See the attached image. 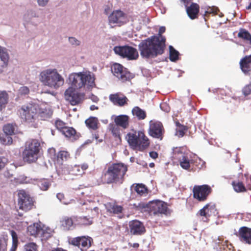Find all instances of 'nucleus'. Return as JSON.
<instances>
[{"label":"nucleus","mask_w":251,"mask_h":251,"mask_svg":"<svg viewBox=\"0 0 251 251\" xmlns=\"http://www.w3.org/2000/svg\"><path fill=\"white\" fill-rule=\"evenodd\" d=\"M166 39L159 40L158 37L152 36L142 40L138 45L141 56L146 59L154 58L164 52Z\"/></svg>","instance_id":"f257e3e1"},{"label":"nucleus","mask_w":251,"mask_h":251,"mask_svg":"<svg viewBox=\"0 0 251 251\" xmlns=\"http://www.w3.org/2000/svg\"><path fill=\"white\" fill-rule=\"evenodd\" d=\"M127 170L128 166L124 163H112L108 167L102 178L107 184H122Z\"/></svg>","instance_id":"f03ea898"},{"label":"nucleus","mask_w":251,"mask_h":251,"mask_svg":"<svg viewBox=\"0 0 251 251\" xmlns=\"http://www.w3.org/2000/svg\"><path fill=\"white\" fill-rule=\"evenodd\" d=\"M95 75L89 71H83L77 73H73L69 76V83L71 85L70 88L79 89L87 87V88L93 87L95 85Z\"/></svg>","instance_id":"7ed1b4c3"},{"label":"nucleus","mask_w":251,"mask_h":251,"mask_svg":"<svg viewBox=\"0 0 251 251\" xmlns=\"http://www.w3.org/2000/svg\"><path fill=\"white\" fill-rule=\"evenodd\" d=\"M40 80L45 85L56 89L63 85L64 82V78L55 69H47L42 72Z\"/></svg>","instance_id":"20e7f679"},{"label":"nucleus","mask_w":251,"mask_h":251,"mask_svg":"<svg viewBox=\"0 0 251 251\" xmlns=\"http://www.w3.org/2000/svg\"><path fill=\"white\" fill-rule=\"evenodd\" d=\"M40 148L38 140L31 139L27 141L22 152L23 160L28 163L35 162L38 158Z\"/></svg>","instance_id":"39448f33"},{"label":"nucleus","mask_w":251,"mask_h":251,"mask_svg":"<svg viewBox=\"0 0 251 251\" xmlns=\"http://www.w3.org/2000/svg\"><path fill=\"white\" fill-rule=\"evenodd\" d=\"M38 106L33 103H27L18 109L19 115L25 122L27 123L34 122L37 113Z\"/></svg>","instance_id":"423d86ee"},{"label":"nucleus","mask_w":251,"mask_h":251,"mask_svg":"<svg viewBox=\"0 0 251 251\" xmlns=\"http://www.w3.org/2000/svg\"><path fill=\"white\" fill-rule=\"evenodd\" d=\"M173 157L177 160L180 167L186 170L190 171L191 159L188 157V153L184 147H176L173 149Z\"/></svg>","instance_id":"0eeeda50"},{"label":"nucleus","mask_w":251,"mask_h":251,"mask_svg":"<svg viewBox=\"0 0 251 251\" xmlns=\"http://www.w3.org/2000/svg\"><path fill=\"white\" fill-rule=\"evenodd\" d=\"M116 54L126 58L128 60H137L139 57L137 50L129 46H116L113 49Z\"/></svg>","instance_id":"6e6552de"},{"label":"nucleus","mask_w":251,"mask_h":251,"mask_svg":"<svg viewBox=\"0 0 251 251\" xmlns=\"http://www.w3.org/2000/svg\"><path fill=\"white\" fill-rule=\"evenodd\" d=\"M18 197V205L20 209L26 212L33 208V198L25 190H19Z\"/></svg>","instance_id":"1a4fd4ad"},{"label":"nucleus","mask_w":251,"mask_h":251,"mask_svg":"<svg viewBox=\"0 0 251 251\" xmlns=\"http://www.w3.org/2000/svg\"><path fill=\"white\" fill-rule=\"evenodd\" d=\"M149 214L150 215H168L170 214V212L166 202L155 200L149 202Z\"/></svg>","instance_id":"9d476101"},{"label":"nucleus","mask_w":251,"mask_h":251,"mask_svg":"<svg viewBox=\"0 0 251 251\" xmlns=\"http://www.w3.org/2000/svg\"><path fill=\"white\" fill-rule=\"evenodd\" d=\"M193 198L200 202H203L207 200L208 196L211 194L212 189L207 184L195 185L193 188Z\"/></svg>","instance_id":"9b49d317"},{"label":"nucleus","mask_w":251,"mask_h":251,"mask_svg":"<svg viewBox=\"0 0 251 251\" xmlns=\"http://www.w3.org/2000/svg\"><path fill=\"white\" fill-rule=\"evenodd\" d=\"M165 132L164 127L161 122L156 121H150L148 133L151 136L161 140Z\"/></svg>","instance_id":"f8f14e48"},{"label":"nucleus","mask_w":251,"mask_h":251,"mask_svg":"<svg viewBox=\"0 0 251 251\" xmlns=\"http://www.w3.org/2000/svg\"><path fill=\"white\" fill-rule=\"evenodd\" d=\"M111 71L122 82L128 81L132 78L131 74L119 63H114L112 66Z\"/></svg>","instance_id":"ddd939ff"},{"label":"nucleus","mask_w":251,"mask_h":251,"mask_svg":"<svg viewBox=\"0 0 251 251\" xmlns=\"http://www.w3.org/2000/svg\"><path fill=\"white\" fill-rule=\"evenodd\" d=\"M93 240L92 238L89 236H79L73 238L69 240V243L73 246L80 248L82 250L83 249H87L89 248L91 245Z\"/></svg>","instance_id":"4468645a"},{"label":"nucleus","mask_w":251,"mask_h":251,"mask_svg":"<svg viewBox=\"0 0 251 251\" xmlns=\"http://www.w3.org/2000/svg\"><path fill=\"white\" fill-rule=\"evenodd\" d=\"M108 21L110 24L121 26L126 23V15L121 10H114L109 16Z\"/></svg>","instance_id":"2eb2a0df"},{"label":"nucleus","mask_w":251,"mask_h":251,"mask_svg":"<svg viewBox=\"0 0 251 251\" xmlns=\"http://www.w3.org/2000/svg\"><path fill=\"white\" fill-rule=\"evenodd\" d=\"M217 212L215 203L210 202L206 204L202 208L200 209L197 214L198 216L203 217L202 220L204 222H208L209 217L212 214H215Z\"/></svg>","instance_id":"dca6fc26"},{"label":"nucleus","mask_w":251,"mask_h":251,"mask_svg":"<svg viewBox=\"0 0 251 251\" xmlns=\"http://www.w3.org/2000/svg\"><path fill=\"white\" fill-rule=\"evenodd\" d=\"M65 97L72 105H77L81 101L80 94L76 92L73 88H69L66 90Z\"/></svg>","instance_id":"f3484780"},{"label":"nucleus","mask_w":251,"mask_h":251,"mask_svg":"<svg viewBox=\"0 0 251 251\" xmlns=\"http://www.w3.org/2000/svg\"><path fill=\"white\" fill-rule=\"evenodd\" d=\"M240 241L243 243L251 244V228L247 226H242L236 233Z\"/></svg>","instance_id":"a211bd4d"},{"label":"nucleus","mask_w":251,"mask_h":251,"mask_svg":"<svg viewBox=\"0 0 251 251\" xmlns=\"http://www.w3.org/2000/svg\"><path fill=\"white\" fill-rule=\"evenodd\" d=\"M110 101L115 105L120 107L127 104L128 100L124 94L120 93L110 94L109 97Z\"/></svg>","instance_id":"6ab92c4d"},{"label":"nucleus","mask_w":251,"mask_h":251,"mask_svg":"<svg viewBox=\"0 0 251 251\" xmlns=\"http://www.w3.org/2000/svg\"><path fill=\"white\" fill-rule=\"evenodd\" d=\"M50 153H53V157H52L55 163L62 165L64 161H66L70 158V153L66 151H60L55 153L54 149H51L50 150Z\"/></svg>","instance_id":"aec40b11"},{"label":"nucleus","mask_w":251,"mask_h":251,"mask_svg":"<svg viewBox=\"0 0 251 251\" xmlns=\"http://www.w3.org/2000/svg\"><path fill=\"white\" fill-rule=\"evenodd\" d=\"M129 230L133 235H141L146 230L143 224L138 220H133L129 223Z\"/></svg>","instance_id":"412c9836"},{"label":"nucleus","mask_w":251,"mask_h":251,"mask_svg":"<svg viewBox=\"0 0 251 251\" xmlns=\"http://www.w3.org/2000/svg\"><path fill=\"white\" fill-rule=\"evenodd\" d=\"M139 137L138 145L134 150L143 151L146 150L150 145V141L148 137L145 135L144 131H139Z\"/></svg>","instance_id":"4be33fe9"},{"label":"nucleus","mask_w":251,"mask_h":251,"mask_svg":"<svg viewBox=\"0 0 251 251\" xmlns=\"http://www.w3.org/2000/svg\"><path fill=\"white\" fill-rule=\"evenodd\" d=\"M242 71L245 75H250L251 72V54L243 57L239 62Z\"/></svg>","instance_id":"5701e85b"},{"label":"nucleus","mask_w":251,"mask_h":251,"mask_svg":"<svg viewBox=\"0 0 251 251\" xmlns=\"http://www.w3.org/2000/svg\"><path fill=\"white\" fill-rule=\"evenodd\" d=\"M0 58L2 62L0 63V72H2L8 65L9 56L7 49L0 46Z\"/></svg>","instance_id":"b1692460"},{"label":"nucleus","mask_w":251,"mask_h":251,"mask_svg":"<svg viewBox=\"0 0 251 251\" xmlns=\"http://www.w3.org/2000/svg\"><path fill=\"white\" fill-rule=\"evenodd\" d=\"M199 11L200 6L196 3L192 2L191 5L186 8L187 14L192 20L198 18Z\"/></svg>","instance_id":"393cba45"},{"label":"nucleus","mask_w":251,"mask_h":251,"mask_svg":"<svg viewBox=\"0 0 251 251\" xmlns=\"http://www.w3.org/2000/svg\"><path fill=\"white\" fill-rule=\"evenodd\" d=\"M107 211L114 215H117L122 213L123 210V207L117 204L115 202H109L105 204Z\"/></svg>","instance_id":"a878e982"},{"label":"nucleus","mask_w":251,"mask_h":251,"mask_svg":"<svg viewBox=\"0 0 251 251\" xmlns=\"http://www.w3.org/2000/svg\"><path fill=\"white\" fill-rule=\"evenodd\" d=\"M43 225L40 223H35L30 225L27 228V233L34 237H39L40 231L42 229Z\"/></svg>","instance_id":"bb28decb"},{"label":"nucleus","mask_w":251,"mask_h":251,"mask_svg":"<svg viewBox=\"0 0 251 251\" xmlns=\"http://www.w3.org/2000/svg\"><path fill=\"white\" fill-rule=\"evenodd\" d=\"M129 117L127 115H120L115 117L114 122L123 129H126L129 126Z\"/></svg>","instance_id":"cd10ccee"},{"label":"nucleus","mask_w":251,"mask_h":251,"mask_svg":"<svg viewBox=\"0 0 251 251\" xmlns=\"http://www.w3.org/2000/svg\"><path fill=\"white\" fill-rule=\"evenodd\" d=\"M126 138L129 146L133 150L138 145L139 137V131H135L134 133L129 132L126 135Z\"/></svg>","instance_id":"c85d7f7f"},{"label":"nucleus","mask_w":251,"mask_h":251,"mask_svg":"<svg viewBox=\"0 0 251 251\" xmlns=\"http://www.w3.org/2000/svg\"><path fill=\"white\" fill-rule=\"evenodd\" d=\"M61 133L66 138L72 141L76 140L79 138V136L77 134L76 131L72 127L67 126L61 132Z\"/></svg>","instance_id":"c756f323"},{"label":"nucleus","mask_w":251,"mask_h":251,"mask_svg":"<svg viewBox=\"0 0 251 251\" xmlns=\"http://www.w3.org/2000/svg\"><path fill=\"white\" fill-rule=\"evenodd\" d=\"M86 126L89 128L94 130L98 129L99 122L98 119L95 117H90L85 121Z\"/></svg>","instance_id":"7c9ffc66"},{"label":"nucleus","mask_w":251,"mask_h":251,"mask_svg":"<svg viewBox=\"0 0 251 251\" xmlns=\"http://www.w3.org/2000/svg\"><path fill=\"white\" fill-rule=\"evenodd\" d=\"M60 225L64 230H70L74 225L73 220L71 217H64L60 220Z\"/></svg>","instance_id":"2f4dec72"},{"label":"nucleus","mask_w":251,"mask_h":251,"mask_svg":"<svg viewBox=\"0 0 251 251\" xmlns=\"http://www.w3.org/2000/svg\"><path fill=\"white\" fill-rule=\"evenodd\" d=\"M53 230L49 227L43 225L39 236L42 240H46L51 237Z\"/></svg>","instance_id":"473e14b6"},{"label":"nucleus","mask_w":251,"mask_h":251,"mask_svg":"<svg viewBox=\"0 0 251 251\" xmlns=\"http://www.w3.org/2000/svg\"><path fill=\"white\" fill-rule=\"evenodd\" d=\"M237 37L244 41L249 42L251 45V34L246 29L240 28Z\"/></svg>","instance_id":"72a5a7b5"},{"label":"nucleus","mask_w":251,"mask_h":251,"mask_svg":"<svg viewBox=\"0 0 251 251\" xmlns=\"http://www.w3.org/2000/svg\"><path fill=\"white\" fill-rule=\"evenodd\" d=\"M132 113L133 116H136L139 120H144L147 117L146 111L138 106H135L132 109Z\"/></svg>","instance_id":"f704fd0d"},{"label":"nucleus","mask_w":251,"mask_h":251,"mask_svg":"<svg viewBox=\"0 0 251 251\" xmlns=\"http://www.w3.org/2000/svg\"><path fill=\"white\" fill-rule=\"evenodd\" d=\"M203 163L204 162L198 157L192 159L190 171H196L200 170L202 167Z\"/></svg>","instance_id":"c9c22d12"},{"label":"nucleus","mask_w":251,"mask_h":251,"mask_svg":"<svg viewBox=\"0 0 251 251\" xmlns=\"http://www.w3.org/2000/svg\"><path fill=\"white\" fill-rule=\"evenodd\" d=\"M36 184L41 190L43 191H47L50 186L51 182L49 179L41 178L37 180Z\"/></svg>","instance_id":"e433bc0d"},{"label":"nucleus","mask_w":251,"mask_h":251,"mask_svg":"<svg viewBox=\"0 0 251 251\" xmlns=\"http://www.w3.org/2000/svg\"><path fill=\"white\" fill-rule=\"evenodd\" d=\"M176 135L179 138L183 137L188 130V128L187 126L181 125L179 122H176Z\"/></svg>","instance_id":"4c0bfd02"},{"label":"nucleus","mask_w":251,"mask_h":251,"mask_svg":"<svg viewBox=\"0 0 251 251\" xmlns=\"http://www.w3.org/2000/svg\"><path fill=\"white\" fill-rule=\"evenodd\" d=\"M134 190L140 196H146L148 194L147 187L142 183L136 184L134 187Z\"/></svg>","instance_id":"58836bf2"},{"label":"nucleus","mask_w":251,"mask_h":251,"mask_svg":"<svg viewBox=\"0 0 251 251\" xmlns=\"http://www.w3.org/2000/svg\"><path fill=\"white\" fill-rule=\"evenodd\" d=\"M17 126L15 124H7L4 126L3 130L5 134L14 135L16 133Z\"/></svg>","instance_id":"ea45409f"},{"label":"nucleus","mask_w":251,"mask_h":251,"mask_svg":"<svg viewBox=\"0 0 251 251\" xmlns=\"http://www.w3.org/2000/svg\"><path fill=\"white\" fill-rule=\"evenodd\" d=\"M109 129L111 131L113 135L115 137L118 138L120 141H121L120 126L116 124H110L109 125Z\"/></svg>","instance_id":"a19ab883"},{"label":"nucleus","mask_w":251,"mask_h":251,"mask_svg":"<svg viewBox=\"0 0 251 251\" xmlns=\"http://www.w3.org/2000/svg\"><path fill=\"white\" fill-rule=\"evenodd\" d=\"M132 206L133 208L136 210L140 211L141 212L148 211L149 213V203H145L141 202L138 203H134Z\"/></svg>","instance_id":"79ce46f5"},{"label":"nucleus","mask_w":251,"mask_h":251,"mask_svg":"<svg viewBox=\"0 0 251 251\" xmlns=\"http://www.w3.org/2000/svg\"><path fill=\"white\" fill-rule=\"evenodd\" d=\"M93 217L88 218L87 216L79 217L77 218L76 221L78 224L81 226H89L93 223Z\"/></svg>","instance_id":"37998d69"},{"label":"nucleus","mask_w":251,"mask_h":251,"mask_svg":"<svg viewBox=\"0 0 251 251\" xmlns=\"http://www.w3.org/2000/svg\"><path fill=\"white\" fill-rule=\"evenodd\" d=\"M232 185L234 190L237 192H243L246 191V188L242 182L233 181Z\"/></svg>","instance_id":"c03bdc74"},{"label":"nucleus","mask_w":251,"mask_h":251,"mask_svg":"<svg viewBox=\"0 0 251 251\" xmlns=\"http://www.w3.org/2000/svg\"><path fill=\"white\" fill-rule=\"evenodd\" d=\"M8 96L6 92H0V110L5 108L8 102Z\"/></svg>","instance_id":"a18cd8bd"},{"label":"nucleus","mask_w":251,"mask_h":251,"mask_svg":"<svg viewBox=\"0 0 251 251\" xmlns=\"http://www.w3.org/2000/svg\"><path fill=\"white\" fill-rule=\"evenodd\" d=\"M10 233L12 238V245L10 251H16L18 244V236L16 232L13 230H10Z\"/></svg>","instance_id":"49530a36"},{"label":"nucleus","mask_w":251,"mask_h":251,"mask_svg":"<svg viewBox=\"0 0 251 251\" xmlns=\"http://www.w3.org/2000/svg\"><path fill=\"white\" fill-rule=\"evenodd\" d=\"M8 240L7 235H2L0 236V251H6Z\"/></svg>","instance_id":"de8ad7c7"},{"label":"nucleus","mask_w":251,"mask_h":251,"mask_svg":"<svg viewBox=\"0 0 251 251\" xmlns=\"http://www.w3.org/2000/svg\"><path fill=\"white\" fill-rule=\"evenodd\" d=\"M0 141L1 144L4 145H10L13 143V139L10 135H0Z\"/></svg>","instance_id":"09e8293b"},{"label":"nucleus","mask_w":251,"mask_h":251,"mask_svg":"<svg viewBox=\"0 0 251 251\" xmlns=\"http://www.w3.org/2000/svg\"><path fill=\"white\" fill-rule=\"evenodd\" d=\"M170 55L169 58L171 61L175 62L178 59L179 54L178 51L176 50L172 46L169 47Z\"/></svg>","instance_id":"8fccbe9b"},{"label":"nucleus","mask_w":251,"mask_h":251,"mask_svg":"<svg viewBox=\"0 0 251 251\" xmlns=\"http://www.w3.org/2000/svg\"><path fill=\"white\" fill-rule=\"evenodd\" d=\"M69 174L73 176H78L83 174L82 170L80 169V166L75 165L69 169Z\"/></svg>","instance_id":"3c124183"},{"label":"nucleus","mask_w":251,"mask_h":251,"mask_svg":"<svg viewBox=\"0 0 251 251\" xmlns=\"http://www.w3.org/2000/svg\"><path fill=\"white\" fill-rule=\"evenodd\" d=\"M55 126L61 132L67 126L65 123L59 119L56 120Z\"/></svg>","instance_id":"603ef678"},{"label":"nucleus","mask_w":251,"mask_h":251,"mask_svg":"<svg viewBox=\"0 0 251 251\" xmlns=\"http://www.w3.org/2000/svg\"><path fill=\"white\" fill-rule=\"evenodd\" d=\"M25 249V251H38L37 245L33 242L26 244Z\"/></svg>","instance_id":"864d4df0"},{"label":"nucleus","mask_w":251,"mask_h":251,"mask_svg":"<svg viewBox=\"0 0 251 251\" xmlns=\"http://www.w3.org/2000/svg\"><path fill=\"white\" fill-rule=\"evenodd\" d=\"M243 93L246 96L251 94V85H247L242 90Z\"/></svg>","instance_id":"5fc2aeb1"},{"label":"nucleus","mask_w":251,"mask_h":251,"mask_svg":"<svg viewBox=\"0 0 251 251\" xmlns=\"http://www.w3.org/2000/svg\"><path fill=\"white\" fill-rule=\"evenodd\" d=\"M19 91L21 95H25L29 93V90L27 87L23 86L20 88Z\"/></svg>","instance_id":"6e6d98bb"},{"label":"nucleus","mask_w":251,"mask_h":251,"mask_svg":"<svg viewBox=\"0 0 251 251\" xmlns=\"http://www.w3.org/2000/svg\"><path fill=\"white\" fill-rule=\"evenodd\" d=\"M166 30L165 27L161 26L159 28L158 34L157 35H155L156 37H158L159 40L163 39V38L166 39L165 37L162 35V34L165 32Z\"/></svg>","instance_id":"4d7b16f0"},{"label":"nucleus","mask_w":251,"mask_h":251,"mask_svg":"<svg viewBox=\"0 0 251 251\" xmlns=\"http://www.w3.org/2000/svg\"><path fill=\"white\" fill-rule=\"evenodd\" d=\"M218 11V9L216 7H212V8H209L205 12L204 16L207 15V14H216L217 13V11Z\"/></svg>","instance_id":"13d9d810"},{"label":"nucleus","mask_w":251,"mask_h":251,"mask_svg":"<svg viewBox=\"0 0 251 251\" xmlns=\"http://www.w3.org/2000/svg\"><path fill=\"white\" fill-rule=\"evenodd\" d=\"M245 176L246 178V183L247 189L249 190H251V177L249 178L248 176L246 175H245Z\"/></svg>","instance_id":"bf43d9fd"},{"label":"nucleus","mask_w":251,"mask_h":251,"mask_svg":"<svg viewBox=\"0 0 251 251\" xmlns=\"http://www.w3.org/2000/svg\"><path fill=\"white\" fill-rule=\"evenodd\" d=\"M69 41L71 44L74 45L78 46L80 44V41L74 37H70Z\"/></svg>","instance_id":"052dcab7"},{"label":"nucleus","mask_w":251,"mask_h":251,"mask_svg":"<svg viewBox=\"0 0 251 251\" xmlns=\"http://www.w3.org/2000/svg\"><path fill=\"white\" fill-rule=\"evenodd\" d=\"M49 0H37L38 4L41 6H45L48 2Z\"/></svg>","instance_id":"680f3d73"},{"label":"nucleus","mask_w":251,"mask_h":251,"mask_svg":"<svg viewBox=\"0 0 251 251\" xmlns=\"http://www.w3.org/2000/svg\"><path fill=\"white\" fill-rule=\"evenodd\" d=\"M93 138H94L96 141L99 143H101L103 141V139L102 138H100L99 135L97 133H96L93 135Z\"/></svg>","instance_id":"e2e57ef3"},{"label":"nucleus","mask_w":251,"mask_h":251,"mask_svg":"<svg viewBox=\"0 0 251 251\" xmlns=\"http://www.w3.org/2000/svg\"><path fill=\"white\" fill-rule=\"evenodd\" d=\"M150 156L153 159H156L158 157V154L156 151H151L150 152Z\"/></svg>","instance_id":"0e129e2a"},{"label":"nucleus","mask_w":251,"mask_h":251,"mask_svg":"<svg viewBox=\"0 0 251 251\" xmlns=\"http://www.w3.org/2000/svg\"><path fill=\"white\" fill-rule=\"evenodd\" d=\"M192 0H181L182 2L184 4L186 9L187 7H189L188 4L191 3Z\"/></svg>","instance_id":"69168bd1"},{"label":"nucleus","mask_w":251,"mask_h":251,"mask_svg":"<svg viewBox=\"0 0 251 251\" xmlns=\"http://www.w3.org/2000/svg\"><path fill=\"white\" fill-rule=\"evenodd\" d=\"M5 165V163L3 160V158L0 157V170L3 169Z\"/></svg>","instance_id":"338daca9"},{"label":"nucleus","mask_w":251,"mask_h":251,"mask_svg":"<svg viewBox=\"0 0 251 251\" xmlns=\"http://www.w3.org/2000/svg\"><path fill=\"white\" fill-rule=\"evenodd\" d=\"M88 167L87 164H84L80 166V169L82 170V173L83 174L84 171L86 170Z\"/></svg>","instance_id":"774afa93"}]
</instances>
